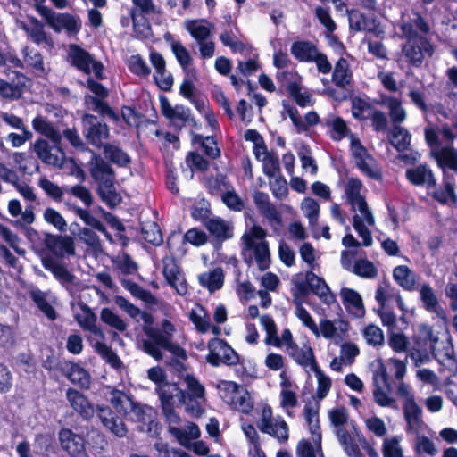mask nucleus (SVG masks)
Segmentation results:
<instances>
[{
    "mask_svg": "<svg viewBox=\"0 0 457 457\" xmlns=\"http://www.w3.org/2000/svg\"><path fill=\"white\" fill-rule=\"evenodd\" d=\"M199 312L191 310L188 318L199 333H206L211 328L210 316L206 309L200 303L197 304Z\"/></svg>",
    "mask_w": 457,
    "mask_h": 457,
    "instance_id": "48",
    "label": "nucleus"
},
{
    "mask_svg": "<svg viewBox=\"0 0 457 457\" xmlns=\"http://www.w3.org/2000/svg\"><path fill=\"white\" fill-rule=\"evenodd\" d=\"M32 127L37 133L49 138L54 145L61 143V134L46 118L40 115L36 116L32 120Z\"/></svg>",
    "mask_w": 457,
    "mask_h": 457,
    "instance_id": "38",
    "label": "nucleus"
},
{
    "mask_svg": "<svg viewBox=\"0 0 457 457\" xmlns=\"http://www.w3.org/2000/svg\"><path fill=\"white\" fill-rule=\"evenodd\" d=\"M38 185L46 193V195L54 202L61 203L62 201L67 187H60L57 184L54 183L46 178L40 179Z\"/></svg>",
    "mask_w": 457,
    "mask_h": 457,
    "instance_id": "53",
    "label": "nucleus"
},
{
    "mask_svg": "<svg viewBox=\"0 0 457 457\" xmlns=\"http://www.w3.org/2000/svg\"><path fill=\"white\" fill-rule=\"evenodd\" d=\"M259 429L265 434H268L277 438L280 443H285L289 438L287 423L281 420L273 425L271 418H262V422L259 425Z\"/></svg>",
    "mask_w": 457,
    "mask_h": 457,
    "instance_id": "28",
    "label": "nucleus"
},
{
    "mask_svg": "<svg viewBox=\"0 0 457 457\" xmlns=\"http://www.w3.org/2000/svg\"><path fill=\"white\" fill-rule=\"evenodd\" d=\"M292 55L303 62H312L318 52L316 46L310 41H295L291 46Z\"/></svg>",
    "mask_w": 457,
    "mask_h": 457,
    "instance_id": "34",
    "label": "nucleus"
},
{
    "mask_svg": "<svg viewBox=\"0 0 457 457\" xmlns=\"http://www.w3.org/2000/svg\"><path fill=\"white\" fill-rule=\"evenodd\" d=\"M260 322L267 334L265 343L271 344V337H274L272 345L276 347H280L281 340L278 336V328L273 318L269 314H263L260 317Z\"/></svg>",
    "mask_w": 457,
    "mask_h": 457,
    "instance_id": "50",
    "label": "nucleus"
},
{
    "mask_svg": "<svg viewBox=\"0 0 457 457\" xmlns=\"http://www.w3.org/2000/svg\"><path fill=\"white\" fill-rule=\"evenodd\" d=\"M93 58V55L82 46L77 44L69 45L68 62L78 71L89 75Z\"/></svg>",
    "mask_w": 457,
    "mask_h": 457,
    "instance_id": "20",
    "label": "nucleus"
},
{
    "mask_svg": "<svg viewBox=\"0 0 457 457\" xmlns=\"http://www.w3.org/2000/svg\"><path fill=\"white\" fill-rule=\"evenodd\" d=\"M130 412L134 416L133 420L137 422L147 425L151 424L153 421V409L146 404H141L134 401L130 407Z\"/></svg>",
    "mask_w": 457,
    "mask_h": 457,
    "instance_id": "55",
    "label": "nucleus"
},
{
    "mask_svg": "<svg viewBox=\"0 0 457 457\" xmlns=\"http://www.w3.org/2000/svg\"><path fill=\"white\" fill-rule=\"evenodd\" d=\"M363 337L367 344L373 346H379L384 345L385 337L382 329L374 325L369 324L363 329Z\"/></svg>",
    "mask_w": 457,
    "mask_h": 457,
    "instance_id": "64",
    "label": "nucleus"
},
{
    "mask_svg": "<svg viewBox=\"0 0 457 457\" xmlns=\"http://www.w3.org/2000/svg\"><path fill=\"white\" fill-rule=\"evenodd\" d=\"M96 193L101 201L110 209L115 208L122 200L121 195L116 190L115 181L104 182L97 186Z\"/></svg>",
    "mask_w": 457,
    "mask_h": 457,
    "instance_id": "37",
    "label": "nucleus"
},
{
    "mask_svg": "<svg viewBox=\"0 0 457 457\" xmlns=\"http://www.w3.org/2000/svg\"><path fill=\"white\" fill-rule=\"evenodd\" d=\"M31 300L37 307L50 320H55L57 313L52 304L46 300V295L39 289L32 290L29 293Z\"/></svg>",
    "mask_w": 457,
    "mask_h": 457,
    "instance_id": "49",
    "label": "nucleus"
},
{
    "mask_svg": "<svg viewBox=\"0 0 457 457\" xmlns=\"http://www.w3.org/2000/svg\"><path fill=\"white\" fill-rule=\"evenodd\" d=\"M388 139L397 152L403 153L410 148L411 135L405 128L394 125L388 133Z\"/></svg>",
    "mask_w": 457,
    "mask_h": 457,
    "instance_id": "33",
    "label": "nucleus"
},
{
    "mask_svg": "<svg viewBox=\"0 0 457 457\" xmlns=\"http://www.w3.org/2000/svg\"><path fill=\"white\" fill-rule=\"evenodd\" d=\"M418 289L420 292V301L426 311L436 313L437 315L440 314V312H444L440 306L437 296L429 284L424 283Z\"/></svg>",
    "mask_w": 457,
    "mask_h": 457,
    "instance_id": "39",
    "label": "nucleus"
},
{
    "mask_svg": "<svg viewBox=\"0 0 457 457\" xmlns=\"http://www.w3.org/2000/svg\"><path fill=\"white\" fill-rule=\"evenodd\" d=\"M37 12L55 33L65 29L69 35L76 36L81 29L79 20L71 13H56L46 5H37Z\"/></svg>",
    "mask_w": 457,
    "mask_h": 457,
    "instance_id": "5",
    "label": "nucleus"
},
{
    "mask_svg": "<svg viewBox=\"0 0 457 457\" xmlns=\"http://www.w3.org/2000/svg\"><path fill=\"white\" fill-rule=\"evenodd\" d=\"M88 170L97 186L104 182L115 181L116 179V174L111 163L96 152H92L88 162Z\"/></svg>",
    "mask_w": 457,
    "mask_h": 457,
    "instance_id": "13",
    "label": "nucleus"
},
{
    "mask_svg": "<svg viewBox=\"0 0 457 457\" xmlns=\"http://www.w3.org/2000/svg\"><path fill=\"white\" fill-rule=\"evenodd\" d=\"M352 78L353 73L347 60L344 57L339 58L332 73V82L338 87L345 88L350 85Z\"/></svg>",
    "mask_w": 457,
    "mask_h": 457,
    "instance_id": "36",
    "label": "nucleus"
},
{
    "mask_svg": "<svg viewBox=\"0 0 457 457\" xmlns=\"http://www.w3.org/2000/svg\"><path fill=\"white\" fill-rule=\"evenodd\" d=\"M393 278L403 290L412 292L419 288V276L406 265H398L393 270Z\"/></svg>",
    "mask_w": 457,
    "mask_h": 457,
    "instance_id": "25",
    "label": "nucleus"
},
{
    "mask_svg": "<svg viewBox=\"0 0 457 457\" xmlns=\"http://www.w3.org/2000/svg\"><path fill=\"white\" fill-rule=\"evenodd\" d=\"M402 53L408 64L414 68L422 66L425 56L431 57L435 48L428 37H403Z\"/></svg>",
    "mask_w": 457,
    "mask_h": 457,
    "instance_id": "6",
    "label": "nucleus"
},
{
    "mask_svg": "<svg viewBox=\"0 0 457 457\" xmlns=\"http://www.w3.org/2000/svg\"><path fill=\"white\" fill-rule=\"evenodd\" d=\"M78 306L83 312V315L77 313L74 315L75 320L86 331L91 332L93 335L104 338L103 330L96 326V315L91 308L82 301L78 303Z\"/></svg>",
    "mask_w": 457,
    "mask_h": 457,
    "instance_id": "22",
    "label": "nucleus"
},
{
    "mask_svg": "<svg viewBox=\"0 0 457 457\" xmlns=\"http://www.w3.org/2000/svg\"><path fill=\"white\" fill-rule=\"evenodd\" d=\"M286 89L290 97L299 107L305 108L313 105L314 100L312 99V94L308 91L302 92L300 82L296 80L291 81L288 83Z\"/></svg>",
    "mask_w": 457,
    "mask_h": 457,
    "instance_id": "41",
    "label": "nucleus"
},
{
    "mask_svg": "<svg viewBox=\"0 0 457 457\" xmlns=\"http://www.w3.org/2000/svg\"><path fill=\"white\" fill-rule=\"evenodd\" d=\"M184 381L187 384V389L179 390V401L185 405L186 411L191 416L200 418L204 412L200 400H204L205 388L192 374H187Z\"/></svg>",
    "mask_w": 457,
    "mask_h": 457,
    "instance_id": "2",
    "label": "nucleus"
},
{
    "mask_svg": "<svg viewBox=\"0 0 457 457\" xmlns=\"http://www.w3.org/2000/svg\"><path fill=\"white\" fill-rule=\"evenodd\" d=\"M174 331L175 326L166 319L162 321V330L157 328L145 327V335L147 338L142 340L143 351L155 361L162 360V349L172 353L177 358L176 360L187 361L186 350L179 344L172 342Z\"/></svg>",
    "mask_w": 457,
    "mask_h": 457,
    "instance_id": "1",
    "label": "nucleus"
},
{
    "mask_svg": "<svg viewBox=\"0 0 457 457\" xmlns=\"http://www.w3.org/2000/svg\"><path fill=\"white\" fill-rule=\"evenodd\" d=\"M310 292L316 295L326 304L330 305L336 302V296L330 291L326 281L318 277L312 270L306 271L305 281L296 284V291L293 294L295 299L307 296Z\"/></svg>",
    "mask_w": 457,
    "mask_h": 457,
    "instance_id": "4",
    "label": "nucleus"
},
{
    "mask_svg": "<svg viewBox=\"0 0 457 457\" xmlns=\"http://www.w3.org/2000/svg\"><path fill=\"white\" fill-rule=\"evenodd\" d=\"M59 441L62 448L71 457H87L85 439L69 428L59 432Z\"/></svg>",
    "mask_w": 457,
    "mask_h": 457,
    "instance_id": "17",
    "label": "nucleus"
},
{
    "mask_svg": "<svg viewBox=\"0 0 457 457\" xmlns=\"http://www.w3.org/2000/svg\"><path fill=\"white\" fill-rule=\"evenodd\" d=\"M69 210L73 211L87 226L101 232L106 233V228L104 223L93 216L87 210L73 204L70 199L64 202Z\"/></svg>",
    "mask_w": 457,
    "mask_h": 457,
    "instance_id": "43",
    "label": "nucleus"
},
{
    "mask_svg": "<svg viewBox=\"0 0 457 457\" xmlns=\"http://www.w3.org/2000/svg\"><path fill=\"white\" fill-rule=\"evenodd\" d=\"M434 158L444 172L448 169L457 173V150L453 146L442 147L434 153Z\"/></svg>",
    "mask_w": 457,
    "mask_h": 457,
    "instance_id": "35",
    "label": "nucleus"
},
{
    "mask_svg": "<svg viewBox=\"0 0 457 457\" xmlns=\"http://www.w3.org/2000/svg\"><path fill=\"white\" fill-rule=\"evenodd\" d=\"M214 343L217 344V345H219V348H220L223 364L227 366H235L239 363V354L232 348V346L225 339L217 337Z\"/></svg>",
    "mask_w": 457,
    "mask_h": 457,
    "instance_id": "52",
    "label": "nucleus"
},
{
    "mask_svg": "<svg viewBox=\"0 0 457 457\" xmlns=\"http://www.w3.org/2000/svg\"><path fill=\"white\" fill-rule=\"evenodd\" d=\"M100 319L104 323L109 325L120 332H124L127 329L126 322L108 307L102 309L100 312Z\"/></svg>",
    "mask_w": 457,
    "mask_h": 457,
    "instance_id": "58",
    "label": "nucleus"
},
{
    "mask_svg": "<svg viewBox=\"0 0 457 457\" xmlns=\"http://www.w3.org/2000/svg\"><path fill=\"white\" fill-rule=\"evenodd\" d=\"M319 411V402H316L315 403L308 402L303 408L304 419L309 427V431L312 434L313 443L319 447H320L322 435L321 428L320 426Z\"/></svg>",
    "mask_w": 457,
    "mask_h": 457,
    "instance_id": "21",
    "label": "nucleus"
},
{
    "mask_svg": "<svg viewBox=\"0 0 457 457\" xmlns=\"http://www.w3.org/2000/svg\"><path fill=\"white\" fill-rule=\"evenodd\" d=\"M253 198L254 204L262 213L268 217H275L277 215L276 208L270 203L267 193L257 190L253 193Z\"/></svg>",
    "mask_w": 457,
    "mask_h": 457,
    "instance_id": "51",
    "label": "nucleus"
},
{
    "mask_svg": "<svg viewBox=\"0 0 457 457\" xmlns=\"http://www.w3.org/2000/svg\"><path fill=\"white\" fill-rule=\"evenodd\" d=\"M31 28L25 29L29 33V37L37 45H41L42 43L49 44L51 39L48 38L45 29L44 25L40 22L37 18L32 17L30 19Z\"/></svg>",
    "mask_w": 457,
    "mask_h": 457,
    "instance_id": "59",
    "label": "nucleus"
},
{
    "mask_svg": "<svg viewBox=\"0 0 457 457\" xmlns=\"http://www.w3.org/2000/svg\"><path fill=\"white\" fill-rule=\"evenodd\" d=\"M406 179L415 187L426 186L428 189L436 187V179L427 163L409 168L405 171Z\"/></svg>",
    "mask_w": 457,
    "mask_h": 457,
    "instance_id": "18",
    "label": "nucleus"
},
{
    "mask_svg": "<svg viewBox=\"0 0 457 457\" xmlns=\"http://www.w3.org/2000/svg\"><path fill=\"white\" fill-rule=\"evenodd\" d=\"M44 220L46 223L52 225L60 232H65L67 229V222L62 215L52 207H47L43 213Z\"/></svg>",
    "mask_w": 457,
    "mask_h": 457,
    "instance_id": "63",
    "label": "nucleus"
},
{
    "mask_svg": "<svg viewBox=\"0 0 457 457\" xmlns=\"http://www.w3.org/2000/svg\"><path fill=\"white\" fill-rule=\"evenodd\" d=\"M403 414L408 427L413 429L420 420L421 409L417 404L414 397L406 399L403 403Z\"/></svg>",
    "mask_w": 457,
    "mask_h": 457,
    "instance_id": "47",
    "label": "nucleus"
},
{
    "mask_svg": "<svg viewBox=\"0 0 457 457\" xmlns=\"http://www.w3.org/2000/svg\"><path fill=\"white\" fill-rule=\"evenodd\" d=\"M101 149H103L107 162L118 167L125 168L131 162L130 156L120 146L119 143H106Z\"/></svg>",
    "mask_w": 457,
    "mask_h": 457,
    "instance_id": "26",
    "label": "nucleus"
},
{
    "mask_svg": "<svg viewBox=\"0 0 457 457\" xmlns=\"http://www.w3.org/2000/svg\"><path fill=\"white\" fill-rule=\"evenodd\" d=\"M221 201L228 209L233 212H241L245 209V203L237 194L233 186L221 195Z\"/></svg>",
    "mask_w": 457,
    "mask_h": 457,
    "instance_id": "60",
    "label": "nucleus"
},
{
    "mask_svg": "<svg viewBox=\"0 0 457 457\" xmlns=\"http://www.w3.org/2000/svg\"><path fill=\"white\" fill-rule=\"evenodd\" d=\"M106 98L90 97L91 110L98 114L103 120L104 118H108L112 120L115 124H118L120 120V116L116 112L110 104L105 101Z\"/></svg>",
    "mask_w": 457,
    "mask_h": 457,
    "instance_id": "42",
    "label": "nucleus"
},
{
    "mask_svg": "<svg viewBox=\"0 0 457 457\" xmlns=\"http://www.w3.org/2000/svg\"><path fill=\"white\" fill-rule=\"evenodd\" d=\"M42 266L45 270L50 271L53 276L62 284H73L76 277L67 269L64 264L60 263L53 256H43L41 259Z\"/></svg>",
    "mask_w": 457,
    "mask_h": 457,
    "instance_id": "24",
    "label": "nucleus"
},
{
    "mask_svg": "<svg viewBox=\"0 0 457 457\" xmlns=\"http://www.w3.org/2000/svg\"><path fill=\"white\" fill-rule=\"evenodd\" d=\"M94 347L97 353L112 367L118 369L121 366V360L111 346L104 342H96Z\"/></svg>",
    "mask_w": 457,
    "mask_h": 457,
    "instance_id": "56",
    "label": "nucleus"
},
{
    "mask_svg": "<svg viewBox=\"0 0 457 457\" xmlns=\"http://www.w3.org/2000/svg\"><path fill=\"white\" fill-rule=\"evenodd\" d=\"M246 251H253V256L260 270L264 271L270 268V254L267 241L256 243L249 239L247 246L244 247V261L248 266H251L253 264V256L251 254L246 256Z\"/></svg>",
    "mask_w": 457,
    "mask_h": 457,
    "instance_id": "16",
    "label": "nucleus"
},
{
    "mask_svg": "<svg viewBox=\"0 0 457 457\" xmlns=\"http://www.w3.org/2000/svg\"><path fill=\"white\" fill-rule=\"evenodd\" d=\"M81 132L87 145L101 149L110 137V128L105 121L95 114L81 116Z\"/></svg>",
    "mask_w": 457,
    "mask_h": 457,
    "instance_id": "3",
    "label": "nucleus"
},
{
    "mask_svg": "<svg viewBox=\"0 0 457 457\" xmlns=\"http://www.w3.org/2000/svg\"><path fill=\"white\" fill-rule=\"evenodd\" d=\"M204 227L218 242H224L233 237V228L220 217L205 221Z\"/></svg>",
    "mask_w": 457,
    "mask_h": 457,
    "instance_id": "29",
    "label": "nucleus"
},
{
    "mask_svg": "<svg viewBox=\"0 0 457 457\" xmlns=\"http://www.w3.org/2000/svg\"><path fill=\"white\" fill-rule=\"evenodd\" d=\"M179 390L180 388L177 383H170L168 381L160 385L156 388L162 413L169 424L177 425L180 421V417L176 412L174 407V395H176L179 397Z\"/></svg>",
    "mask_w": 457,
    "mask_h": 457,
    "instance_id": "9",
    "label": "nucleus"
},
{
    "mask_svg": "<svg viewBox=\"0 0 457 457\" xmlns=\"http://www.w3.org/2000/svg\"><path fill=\"white\" fill-rule=\"evenodd\" d=\"M362 187V182L359 178H348L345 187V194L352 209L354 211L357 207L367 223L371 226L375 220L372 212L369 210L365 196L361 194Z\"/></svg>",
    "mask_w": 457,
    "mask_h": 457,
    "instance_id": "8",
    "label": "nucleus"
},
{
    "mask_svg": "<svg viewBox=\"0 0 457 457\" xmlns=\"http://www.w3.org/2000/svg\"><path fill=\"white\" fill-rule=\"evenodd\" d=\"M193 144L199 145L204 155L211 160H216L220 157L221 151L218 146L215 136H203L201 134H194L192 138Z\"/></svg>",
    "mask_w": 457,
    "mask_h": 457,
    "instance_id": "32",
    "label": "nucleus"
},
{
    "mask_svg": "<svg viewBox=\"0 0 457 457\" xmlns=\"http://www.w3.org/2000/svg\"><path fill=\"white\" fill-rule=\"evenodd\" d=\"M97 417L104 428L118 437H124L128 433L123 417L107 405H96Z\"/></svg>",
    "mask_w": 457,
    "mask_h": 457,
    "instance_id": "11",
    "label": "nucleus"
},
{
    "mask_svg": "<svg viewBox=\"0 0 457 457\" xmlns=\"http://www.w3.org/2000/svg\"><path fill=\"white\" fill-rule=\"evenodd\" d=\"M204 186L207 193L212 196H221V195L231 187L232 183L224 173H217L204 178Z\"/></svg>",
    "mask_w": 457,
    "mask_h": 457,
    "instance_id": "30",
    "label": "nucleus"
},
{
    "mask_svg": "<svg viewBox=\"0 0 457 457\" xmlns=\"http://www.w3.org/2000/svg\"><path fill=\"white\" fill-rule=\"evenodd\" d=\"M68 367L64 373L67 379L80 390H88L91 386L90 373L81 367L79 363L73 361L66 362Z\"/></svg>",
    "mask_w": 457,
    "mask_h": 457,
    "instance_id": "23",
    "label": "nucleus"
},
{
    "mask_svg": "<svg viewBox=\"0 0 457 457\" xmlns=\"http://www.w3.org/2000/svg\"><path fill=\"white\" fill-rule=\"evenodd\" d=\"M399 28L402 37H428L431 32V26L427 18L414 10L403 14Z\"/></svg>",
    "mask_w": 457,
    "mask_h": 457,
    "instance_id": "7",
    "label": "nucleus"
},
{
    "mask_svg": "<svg viewBox=\"0 0 457 457\" xmlns=\"http://www.w3.org/2000/svg\"><path fill=\"white\" fill-rule=\"evenodd\" d=\"M351 150L357 168L364 175L375 180H380L382 179L380 170L372 169L366 162L367 159L375 162V159L368 153V150L363 146L360 139H352Z\"/></svg>",
    "mask_w": 457,
    "mask_h": 457,
    "instance_id": "14",
    "label": "nucleus"
},
{
    "mask_svg": "<svg viewBox=\"0 0 457 457\" xmlns=\"http://www.w3.org/2000/svg\"><path fill=\"white\" fill-rule=\"evenodd\" d=\"M224 271L221 267H216L209 272L199 275L198 280L202 287L207 288L210 293L220 290L224 285Z\"/></svg>",
    "mask_w": 457,
    "mask_h": 457,
    "instance_id": "31",
    "label": "nucleus"
},
{
    "mask_svg": "<svg viewBox=\"0 0 457 457\" xmlns=\"http://www.w3.org/2000/svg\"><path fill=\"white\" fill-rule=\"evenodd\" d=\"M431 197L442 205L457 207L455 178L453 174L443 172L442 184L431 194Z\"/></svg>",
    "mask_w": 457,
    "mask_h": 457,
    "instance_id": "15",
    "label": "nucleus"
},
{
    "mask_svg": "<svg viewBox=\"0 0 457 457\" xmlns=\"http://www.w3.org/2000/svg\"><path fill=\"white\" fill-rule=\"evenodd\" d=\"M186 162L192 172L195 170L204 172L210 168V162L195 151H191L187 154Z\"/></svg>",
    "mask_w": 457,
    "mask_h": 457,
    "instance_id": "62",
    "label": "nucleus"
},
{
    "mask_svg": "<svg viewBox=\"0 0 457 457\" xmlns=\"http://www.w3.org/2000/svg\"><path fill=\"white\" fill-rule=\"evenodd\" d=\"M389 117L394 125H400L406 119V112L399 99L388 96L386 99Z\"/></svg>",
    "mask_w": 457,
    "mask_h": 457,
    "instance_id": "54",
    "label": "nucleus"
},
{
    "mask_svg": "<svg viewBox=\"0 0 457 457\" xmlns=\"http://www.w3.org/2000/svg\"><path fill=\"white\" fill-rule=\"evenodd\" d=\"M46 249L54 256L63 258L75 254V244L71 237L46 233L43 239Z\"/></svg>",
    "mask_w": 457,
    "mask_h": 457,
    "instance_id": "12",
    "label": "nucleus"
},
{
    "mask_svg": "<svg viewBox=\"0 0 457 457\" xmlns=\"http://www.w3.org/2000/svg\"><path fill=\"white\" fill-rule=\"evenodd\" d=\"M110 394L111 397L109 401L111 404L118 414L125 417L128 414V407L125 403H128L129 407H131L134 403L133 396L117 388H113Z\"/></svg>",
    "mask_w": 457,
    "mask_h": 457,
    "instance_id": "46",
    "label": "nucleus"
},
{
    "mask_svg": "<svg viewBox=\"0 0 457 457\" xmlns=\"http://www.w3.org/2000/svg\"><path fill=\"white\" fill-rule=\"evenodd\" d=\"M342 303L348 312L361 317L365 313L364 304L361 295L352 288H342L340 292Z\"/></svg>",
    "mask_w": 457,
    "mask_h": 457,
    "instance_id": "27",
    "label": "nucleus"
},
{
    "mask_svg": "<svg viewBox=\"0 0 457 457\" xmlns=\"http://www.w3.org/2000/svg\"><path fill=\"white\" fill-rule=\"evenodd\" d=\"M171 51L174 54L178 62L181 66L183 71L187 74H192L194 78L196 77L195 69L189 70L188 67L192 64L193 59L187 49L179 41H174L171 44Z\"/></svg>",
    "mask_w": 457,
    "mask_h": 457,
    "instance_id": "45",
    "label": "nucleus"
},
{
    "mask_svg": "<svg viewBox=\"0 0 457 457\" xmlns=\"http://www.w3.org/2000/svg\"><path fill=\"white\" fill-rule=\"evenodd\" d=\"M353 273L363 278H375L378 269L375 264L367 259L356 260L353 265Z\"/></svg>",
    "mask_w": 457,
    "mask_h": 457,
    "instance_id": "57",
    "label": "nucleus"
},
{
    "mask_svg": "<svg viewBox=\"0 0 457 457\" xmlns=\"http://www.w3.org/2000/svg\"><path fill=\"white\" fill-rule=\"evenodd\" d=\"M413 341L418 353H433L438 343V337L435 334L432 326L422 323L419 325L417 332L413 335Z\"/></svg>",
    "mask_w": 457,
    "mask_h": 457,
    "instance_id": "19",
    "label": "nucleus"
},
{
    "mask_svg": "<svg viewBox=\"0 0 457 457\" xmlns=\"http://www.w3.org/2000/svg\"><path fill=\"white\" fill-rule=\"evenodd\" d=\"M34 151L44 163L57 167L62 166V160L57 154L52 153V148L46 139H37L34 144Z\"/></svg>",
    "mask_w": 457,
    "mask_h": 457,
    "instance_id": "40",
    "label": "nucleus"
},
{
    "mask_svg": "<svg viewBox=\"0 0 457 457\" xmlns=\"http://www.w3.org/2000/svg\"><path fill=\"white\" fill-rule=\"evenodd\" d=\"M288 350L289 355L294 361L302 367L310 366L314 369V364H318L311 346H307L306 350L299 348L297 344H294Z\"/></svg>",
    "mask_w": 457,
    "mask_h": 457,
    "instance_id": "44",
    "label": "nucleus"
},
{
    "mask_svg": "<svg viewBox=\"0 0 457 457\" xmlns=\"http://www.w3.org/2000/svg\"><path fill=\"white\" fill-rule=\"evenodd\" d=\"M24 61L27 62L28 66L32 68L37 76L41 77L46 73L43 55L38 51L31 50L29 53L26 52Z\"/></svg>",
    "mask_w": 457,
    "mask_h": 457,
    "instance_id": "61",
    "label": "nucleus"
},
{
    "mask_svg": "<svg viewBox=\"0 0 457 457\" xmlns=\"http://www.w3.org/2000/svg\"><path fill=\"white\" fill-rule=\"evenodd\" d=\"M162 262V275L167 284L176 290L179 295H185L187 291V283L174 256H164Z\"/></svg>",
    "mask_w": 457,
    "mask_h": 457,
    "instance_id": "10",
    "label": "nucleus"
}]
</instances>
